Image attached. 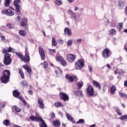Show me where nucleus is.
<instances>
[{"label":"nucleus","mask_w":127,"mask_h":127,"mask_svg":"<svg viewBox=\"0 0 127 127\" xmlns=\"http://www.w3.org/2000/svg\"><path fill=\"white\" fill-rule=\"evenodd\" d=\"M76 41L77 42H81V41H82V39L81 38H79V39L76 40Z\"/></svg>","instance_id":"56"},{"label":"nucleus","mask_w":127,"mask_h":127,"mask_svg":"<svg viewBox=\"0 0 127 127\" xmlns=\"http://www.w3.org/2000/svg\"><path fill=\"white\" fill-rule=\"evenodd\" d=\"M6 26H7V27H8V28H10V27H11V25L10 24H9V23H8V24H7Z\"/></svg>","instance_id":"54"},{"label":"nucleus","mask_w":127,"mask_h":127,"mask_svg":"<svg viewBox=\"0 0 127 127\" xmlns=\"http://www.w3.org/2000/svg\"><path fill=\"white\" fill-rule=\"evenodd\" d=\"M21 26H25L27 24V19L23 18L21 19Z\"/></svg>","instance_id":"17"},{"label":"nucleus","mask_w":127,"mask_h":127,"mask_svg":"<svg viewBox=\"0 0 127 127\" xmlns=\"http://www.w3.org/2000/svg\"><path fill=\"white\" fill-rule=\"evenodd\" d=\"M44 68H46L48 67V63L46 62H45L44 63Z\"/></svg>","instance_id":"47"},{"label":"nucleus","mask_w":127,"mask_h":127,"mask_svg":"<svg viewBox=\"0 0 127 127\" xmlns=\"http://www.w3.org/2000/svg\"><path fill=\"white\" fill-rule=\"evenodd\" d=\"M13 108H14V109H15V111H16L17 113H19L21 112V109H20V108H18L16 106H14V107H13Z\"/></svg>","instance_id":"33"},{"label":"nucleus","mask_w":127,"mask_h":127,"mask_svg":"<svg viewBox=\"0 0 127 127\" xmlns=\"http://www.w3.org/2000/svg\"><path fill=\"white\" fill-rule=\"evenodd\" d=\"M90 127H96V125L94 124L91 126H90Z\"/></svg>","instance_id":"64"},{"label":"nucleus","mask_w":127,"mask_h":127,"mask_svg":"<svg viewBox=\"0 0 127 127\" xmlns=\"http://www.w3.org/2000/svg\"><path fill=\"white\" fill-rule=\"evenodd\" d=\"M64 33H65V34H67V35H69V36L72 35V32L71 31V29L69 28H66L64 29Z\"/></svg>","instance_id":"18"},{"label":"nucleus","mask_w":127,"mask_h":127,"mask_svg":"<svg viewBox=\"0 0 127 127\" xmlns=\"http://www.w3.org/2000/svg\"><path fill=\"white\" fill-rule=\"evenodd\" d=\"M60 125H61L60 121H59L58 120H57V121H55L53 122L54 127H60Z\"/></svg>","instance_id":"21"},{"label":"nucleus","mask_w":127,"mask_h":127,"mask_svg":"<svg viewBox=\"0 0 127 127\" xmlns=\"http://www.w3.org/2000/svg\"><path fill=\"white\" fill-rule=\"evenodd\" d=\"M36 117L34 116H30V119L33 122H40V121H42V118L39 116L37 113H36Z\"/></svg>","instance_id":"7"},{"label":"nucleus","mask_w":127,"mask_h":127,"mask_svg":"<svg viewBox=\"0 0 127 127\" xmlns=\"http://www.w3.org/2000/svg\"><path fill=\"white\" fill-rule=\"evenodd\" d=\"M49 51L51 53H55V50L49 49Z\"/></svg>","instance_id":"48"},{"label":"nucleus","mask_w":127,"mask_h":127,"mask_svg":"<svg viewBox=\"0 0 127 127\" xmlns=\"http://www.w3.org/2000/svg\"><path fill=\"white\" fill-rule=\"evenodd\" d=\"M1 40L2 41H4V40H5V37H4V36H1Z\"/></svg>","instance_id":"50"},{"label":"nucleus","mask_w":127,"mask_h":127,"mask_svg":"<svg viewBox=\"0 0 127 127\" xmlns=\"http://www.w3.org/2000/svg\"><path fill=\"white\" fill-rule=\"evenodd\" d=\"M70 18L72 19V21L76 22L77 20V16H76V14L74 13L72 14H70Z\"/></svg>","instance_id":"20"},{"label":"nucleus","mask_w":127,"mask_h":127,"mask_svg":"<svg viewBox=\"0 0 127 127\" xmlns=\"http://www.w3.org/2000/svg\"><path fill=\"white\" fill-rule=\"evenodd\" d=\"M116 86L113 85L111 88V91L110 93L111 94H114V93L116 92Z\"/></svg>","instance_id":"27"},{"label":"nucleus","mask_w":127,"mask_h":127,"mask_svg":"<svg viewBox=\"0 0 127 127\" xmlns=\"http://www.w3.org/2000/svg\"><path fill=\"white\" fill-rule=\"evenodd\" d=\"M39 51L40 55H41L42 60H45V54L44 53V51L41 48L39 49Z\"/></svg>","instance_id":"13"},{"label":"nucleus","mask_w":127,"mask_h":127,"mask_svg":"<svg viewBox=\"0 0 127 127\" xmlns=\"http://www.w3.org/2000/svg\"><path fill=\"white\" fill-rule=\"evenodd\" d=\"M40 122L42 123V124L40 125V127H47V125H46V124H45V122H44L42 119V120H40Z\"/></svg>","instance_id":"28"},{"label":"nucleus","mask_w":127,"mask_h":127,"mask_svg":"<svg viewBox=\"0 0 127 127\" xmlns=\"http://www.w3.org/2000/svg\"><path fill=\"white\" fill-rule=\"evenodd\" d=\"M18 70L19 73L20 74L21 78H22V79H24V74H23V72H22V70H21L20 68H19Z\"/></svg>","instance_id":"31"},{"label":"nucleus","mask_w":127,"mask_h":127,"mask_svg":"<svg viewBox=\"0 0 127 127\" xmlns=\"http://www.w3.org/2000/svg\"><path fill=\"white\" fill-rule=\"evenodd\" d=\"M117 114L119 116H122V113H121L120 111L118 113H117Z\"/></svg>","instance_id":"62"},{"label":"nucleus","mask_w":127,"mask_h":127,"mask_svg":"<svg viewBox=\"0 0 127 127\" xmlns=\"http://www.w3.org/2000/svg\"><path fill=\"white\" fill-rule=\"evenodd\" d=\"M106 87H105V86H104L103 88L102 89V92H103V93H105L106 92Z\"/></svg>","instance_id":"55"},{"label":"nucleus","mask_w":127,"mask_h":127,"mask_svg":"<svg viewBox=\"0 0 127 127\" xmlns=\"http://www.w3.org/2000/svg\"><path fill=\"white\" fill-rule=\"evenodd\" d=\"M85 123V121L83 119H80L78 122H76V124H84Z\"/></svg>","instance_id":"42"},{"label":"nucleus","mask_w":127,"mask_h":127,"mask_svg":"<svg viewBox=\"0 0 127 127\" xmlns=\"http://www.w3.org/2000/svg\"><path fill=\"white\" fill-rule=\"evenodd\" d=\"M78 9H79V7L75 6L74 8L75 11H76V10H78Z\"/></svg>","instance_id":"61"},{"label":"nucleus","mask_w":127,"mask_h":127,"mask_svg":"<svg viewBox=\"0 0 127 127\" xmlns=\"http://www.w3.org/2000/svg\"><path fill=\"white\" fill-rule=\"evenodd\" d=\"M38 104L40 109H42V110L44 109L45 106L44 105L42 99L40 98L38 99Z\"/></svg>","instance_id":"12"},{"label":"nucleus","mask_w":127,"mask_h":127,"mask_svg":"<svg viewBox=\"0 0 127 127\" xmlns=\"http://www.w3.org/2000/svg\"><path fill=\"white\" fill-rule=\"evenodd\" d=\"M55 107H56V108H60V107H62V108H63V107H64V105H63L60 102H55Z\"/></svg>","instance_id":"19"},{"label":"nucleus","mask_w":127,"mask_h":127,"mask_svg":"<svg viewBox=\"0 0 127 127\" xmlns=\"http://www.w3.org/2000/svg\"><path fill=\"white\" fill-rule=\"evenodd\" d=\"M109 32L110 33V35H116V34L117 33V31L114 29L109 30Z\"/></svg>","instance_id":"25"},{"label":"nucleus","mask_w":127,"mask_h":127,"mask_svg":"<svg viewBox=\"0 0 127 127\" xmlns=\"http://www.w3.org/2000/svg\"><path fill=\"white\" fill-rule=\"evenodd\" d=\"M68 12H69V13H70V14H73V13H74V12H73L72 11V10H68Z\"/></svg>","instance_id":"52"},{"label":"nucleus","mask_w":127,"mask_h":127,"mask_svg":"<svg viewBox=\"0 0 127 127\" xmlns=\"http://www.w3.org/2000/svg\"><path fill=\"white\" fill-rule=\"evenodd\" d=\"M23 67L26 70V71H27L28 73L31 74V68H30L28 65H24Z\"/></svg>","instance_id":"22"},{"label":"nucleus","mask_w":127,"mask_h":127,"mask_svg":"<svg viewBox=\"0 0 127 127\" xmlns=\"http://www.w3.org/2000/svg\"><path fill=\"white\" fill-rule=\"evenodd\" d=\"M124 86L127 87V81H125L124 83Z\"/></svg>","instance_id":"60"},{"label":"nucleus","mask_w":127,"mask_h":127,"mask_svg":"<svg viewBox=\"0 0 127 127\" xmlns=\"http://www.w3.org/2000/svg\"><path fill=\"white\" fill-rule=\"evenodd\" d=\"M88 67H89V71L90 72H92V70H93V67H90V65H89Z\"/></svg>","instance_id":"49"},{"label":"nucleus","mask_w":127,"mask_h":127,"mask_svg":"<svg viewBox=\"0 0 127 127\" xmlns=\"http://www.w3.org/2000/svg\"><path fill=\"white\" fill-rule=\"evenodd\" d=\"M9 4H10V0H5V6H9Z\"/></svg>","instance_id":"35"},{"label":"nucleus","mask_w":127,"mask_h":127,"mask_svg":"<svg viewBox=\"0 0 127 127\" xmlns=\"http://www.w3.org/2000/svg\"><path fill=\"white\" fill-rule=\"evenodd\" d=\"M102 55L104 58H109L111 55V51H110L108 49H105L103 50Z\"/></svg>","instance_id":"10"},{"label":"nucleus","mask_w":127,"mask_h":127,"mask_svg":"<svg viewBox=\"0 0 127 127\" xmlns=\"http://www.w3.org/2000/svg\"><path fill=\"white\" fill-rule=\"evenodd\" d=\"M51 118H52V119L55 118V114L54 113H52V114H51Z\"/></svg>","instance_id":"53"},{"label":"nucleus","mask_w":127,"mask_h":127,"mask_svg":"<svg viewBox=\"0 0 127 127\" xmlns=\"http://www.w3.org/2000/svg\"><path fill=\"white\" fill-rule=\"evenodd\" d=\"M19 35H20L21 36H26V32L22 30H20L19 31Z\"/></svg>","instance_id":"23"},{"label":"nucleus","mask_w":127,"mask_h":127,"mask_svg":"<svg viewBox=\"0 0 127 127\" xmlns=\"http://www.w3.org/2000/svg\"><path fill=\"white\" fill-rule=\"evenodd\" d=\"M61 62V64H62V65H63V66H65L67 65V62H66V61H65V60L64 59Z\"/></svg>","instance_id":"41"},{"label":"nucleus","mask_w":127,"mask_h":127,"mask_svg":"<svg viewBox=\"0 0 127 127\" xmlns=\"http://www.w3.org/2000/svg\"><path fill=\"white\" fill-rule=\"evenodd\" d=\"M7 52H12V49L11 47H9L7 50H3V53H7Z\"/></svg>","instance_id":"29"},{"label":"nucleus","mask_w":127,"mask_h":127,"mask_svg":"<svg viewBox=\"0 0 127 127\" xmlns=\"http://www.w3.org/2000/svg\"><path fill=\"white\" fill-rule=\"evenodd\" d=\"M59 43L60 44H63V40H59Z\"/></svg>","instance_id":"51"},{"label":"nucleus","mask_w":127,"mask_h":127,"mask_svg":"<svg viewBox=\"0 0 127 127\" xmlns=\"http://www.w3.org/2000/svg\"><path fill=\"white\" fill-rule=\"evenodd\" d=\"M77 86L78 87L79 89H81V88H82V87H83V82L79 81L77 83Z\"/></svg>","instance_id":"37"},{"label":"nucleus","mask_w":127,"mask_h":127,"mask_svg":"<svg viewBox=\"0 0 127 127\" xmlns=\"http://www.w3.org/2000/svg\"><path fill=\"white\" fill-rule=\"evenodd\" d=\"M66 117L67 119V120H69V121H71L72 122V123H74V119L71 117V115L68 113H66Z\"/></svg>","instance_id":"24"},{"label":"nucleus","mask_w":127,"mask_h":127,"mask_svg":"<svg viewBox=\"0 0 127 127\" xmlns=\"http://www.w3.org/2000/svg\"><path fill=\"white\" fill-rule=\"evenodd\" d=\"M119 120H121V121H124V120H127L126 115H124L122 117L119 118Z\"/></svg>","instance_id":"43"},{"label":"nucleus","mask_w":127,"mask_h":127,"mask_svg":"<svg viewBox=\"0 0 127 127\" xmlns=\"http://www.w3.org/2000/svg\"><path fill=\"white\" fill-rule=\"evenodd\" d=\"M119 74H123L124 73V71H123V69H121L119 72Z\"/></svg>","instance_id":"57"},{"label":"nucleus","mask_w":127,"mask_h":127,"mask_svg":"<svg viewBox=\"0 0 127 127\" xmlns=\"http://www.w3.org/2000/svg\"><path fill=\"white\" fill-rule=\"evenodd\" d=\"M12 10H14V9L12 8V7H11L8 9H4L3 10L2 13H3V14H6V15H8V16H12V15H14V12Z\"/></svg>","instance_id":"4"},{"label":"nucleus","mask_w":127,"mask_h":127,"mask_svg":"<svg viewBox=\"0 0 127 127\" xmlns=\"http://www.w3.org/2000/svg\"><path fill=\"white\" fill-rule=\"evenodd\" d=\"M92 83L94 86H95L96 88H98L99 90H101V84H100V83L94 80H92Z\"/></svg>","instance_id":"16"},{"label":"nucleus","mask_w":127,"mask_h":127,"mask_svg":"<svg viewBox=\"0 0 127 127\" xmlns=\"http://www.w3.org/2000/svg\"><path fill=\"white\" fill-rule=\"evenodd\" d=\"M13 95L15 98H17L19 100H21L22 99V97L19 96V92L17 91V90H15L13 92Z\"/></svg>","instance_id":"15"},{"label":"nucleus","mask_w":127,"mask_h":127,"mask_svg":"<svg viewBox=\"0 0 127 127\" xmlns=\"http://www.w3.org/2000/svg\"><path fill=\"white\" fill-rule=\"evenodd\" d=\"M55 2L57 4V5H61L63 2L62 1V0H56Z\"/></svg>","instance_id":"34"},{"label":"nucleus","mask_w":127,"mask_h":127,"mask_svg":"<svg viewBox=\"0 0 127 127\" xmlns=\"http://www.w3.org/2000/svg\"><path fill=\"white\" fill-rule=\"evenodd\" d=\"M10 54H5L4 57L3 63L4 65L8 66V65H10L11 62H12V59L10 58Z\"/></svg>","instance_id":"3"},{"label":"nucleus","mask_w":127,"mask_h":127,"mask_svg":"<svg viewBox=\"0 0 127 127\" xmlns=\"http://www.w3.org/2000/svg\"><path fill=\"white\" fill-rule=\"evenodd\" d=\"M125 13L127 15V7H126L125 8Z\"/></svg>","instance_id":"63"},{"label":"nucleus","mask_w":127,"mask_h":127,"mask_svg":"<svg viewBox=\"0 0 127 127\" xmlns=\"http://www.w3.org/2000/svg\"><path fill=\"white\" fill-rule=\"evenodd\" d=\"M60 96L61 99L64 100V101H69V97L68 96V95H67V94L64 93L60 92Z\"/></svg>","instance_id":"11"},{"label":"nucleus","mask_w":127,"mask_h":127,"mask_svg":"<svg viewBox=\"0 0 127 127\" xmlns=\"http://www.w3.org/2000/svg\"><path fill=\"white\" fill-rule=\"evenodd\" d=\"M63 60L64 59L62 57L58 56L56 57V60L59 62H62Z\"/></svg>","instance_id":"32"},{"label":"nucleus","mask_w":127,"mask_h":127,"mask_svg":"<svg viewBox=\"0 0 127 127\" xmlns=\"http://www.w3.org/2000/svg\"><path fill=\"white\" fill-rule=\"evenodd\" d=\"M20 9H16V14H17L18 15H19L20 14V10H19Z\"/></svg>","instance_id":"44"},{"label":"nucleus","mask_w":127,"mask_h":127,"mask_svg":"<svg viewBox=\"0 0 127 127\" xmlns=\"http://www.w3.org/2000/svg\"><path fill=\"white\" fill-rule=\"evenodd\" d=\"M21 100H22V101L24 103V104H26V101H25V100L24 99L22 98Z\"/></svg>","instance_id":"58"},{"label":"nucleus","mask_w":127,"mask_h":127,"mask_svg":"<svg viewBox=\"0 0 127 127\" xmlns=\"http://www.w3.org/2000/svg\"><path fill=\"white\" fill-rule=\"evenodd\" d=\"M119 30H121V29H122V28H123V23H120L119 24Z\"/></svg>","instance_id":"46"},{"label":"nucleus","mask_w":127,"mask_h":127,"mask_svg":"<svg viewBox=\"0 0 127 127\" xmlns=\"http://www.w3.org/2000/svg\"><path fill=\"white\" fill-rule=\"evenodd\" d=\"M65 78L67 80H68L69 82H74V81H78V78H77V76H70L69 74L65 75Z\"/></svg>","instance_id":"8"},{"label":"nucleus","mask_w":127,"mask_h":127,"mask_svg":"<svg viewBox=\"0 0 127 127\" xmlns=\"http://www.w3.org/2000/svg\"><path fill=\"white\" fill-rule=\"evenodd\" d=\"M75 93L77 95V96H80V97H82V96H83V92L81 90L77 91Z\"/></svg>","instance_id":"36"},{"label":"nucleus","mask_w":127,"mask_h":127,"mask_svg":"<svg viewBox=\"0 0 127 127\" xmlns=\"http://www.w3.org/2000/svg\"><path fill=\"white\" fill-rule=\"evenodd\" d=\"M25 56L20 53H16V55L17 56L18 58H19L21 61L22 62H25V63H27L30 60L29 58V53H28V49L26 48L25 51Z\"/></svg>","instance_id":"1"},{"label":"nucleus","mask_w":127,"mask_h":127,"mask_svg":"<svg viewBox=\"0 0 127 127\" xmlns=\"http://www.w3.org/2000/svg\"><path fill=\"white\" fill-rule=\"evenodd\" d=\"M72 44H73V40H69L68 41H67V46H71Z\"/></svg>","instance_id":"40"},{"label":"nucleus","mask_w":127,"mask_h":127,"mask_svg":"<svg viewBox=\"0 0 127 127\" xmlns=\"http://www.w3.org/2000/svg\"><path fill=\"white\" fill-rule=\"evenodd\" d=\"M3 124L6 127H8V126H9V125H10V122H9V121L8 120H5V121H4L3 122Z\"/></svg>","instance_id":"26"},{"label":"nucleus","mask_w":127,"mask_h":127,"mask_svg":"<svg viewBox=\"0 0 127 127\" xmlns=\"http://www.w3.org/2000/svg\"><path fill=\"white\" fill-rule=\"evenodd\" d=\"M106 66L108 68V69H111V65H110V64H107L106 65Z\"/></svg>","instance_id":"59"},{"label":"nucleus","mask_w":127,"mask_h":127,"mask_svg":"<svg viewBox=\"0 0 127 127\" xmlns=\"http://www.w3.org/2000/svg\"><path fill=\"white\" fill-rule=\"evenodd\" d=\"M84 62L82 60H79L75 63V66L77 70H79L84 66Z\"/></svg>","instance_id":"5"},{"label":"nucleus","mask_w":127,"mask_h":127,"mask_svg":"<svg viewBox=\"0 0 127 127\" xmlns=\"http://www.w3.org/2000/svg\"><path fill=\"white\" fill-rule=\"evenodd\" d=\"M20 0H14V5L16 7V9H20Z\"/></svg>","instance_id":"14"},{"label":"nucleus","mask_w":127,"mask_h":127,"mask_svg":"<svg viewBox=\"0 0 127 127\" xmlns=\"http://www.w3.org/2000/svg\"><path fill=\"white\" fill-rule=\"evenodd\" d=\"M87 92L88 95H89L90 97L93 96L94 94V87H93L92 85H89L87 88Z\"/></svg>","instance_id":"9"},{"label":"nucleus","mask_w":127,"mask_h":127,"mask_svg":"<svg viewBox=\"0 0 127 127\" xmlns=\"http://www.w3.org/2000/svg\"><path fill=\"white\" fill-rule=\"evenodd\" d=\"M21 84L23 87H27V86H28L27 82H26V81L25 80H23L22 81Z\"/></svg>","instance_id":"39"},{"label":"nucleus","mask_w":127,"mask_h":127,"mask_svg":"<svg viewBox=\"0 0 127 127\" xmlns=\"http://www.w3.org/2000/svg\"><path fill=\"white\" fill-rule=\"evenodd\" d=\"M52 44L53 46H56L57 45V42L55 40V38L52 37Z\"/></svg>","instance_id":"30"},{"label":"nucleus","mask_w":127,"mask_h":127,"mask_svg":"<svg viewBox=\"0 0 127 127\" xmlns=\"http://www.w3.org/2000/svg\"><path fill=\"white\" fill-rule=\"evenodd\" d=\"M9 77H10V72L9 70H5L3 71V76L1 77V81L4 84H6L9 81Z\"/></svg>","instance_id":"2"},{"label":"nucleus","mask_w":127,"mask_h":127,"mask_svg":"<svg viewBox=\"0 0 127 127\" xmlns=\"http://www.w3.org/2000/svg\"><path fill=\"white\" fill-rule=\"evenodd\" d=\"M119 95L121 96V97H126V96H127V94L122 92H119Z\"/></svg>","instance_id":"45"},{"label":"nucleus","mask_w":127,"mask_h":127,"mask_svg":"<svg viewBox=\"0 0 127 127\" xmlns=\"http://www.w3.org/2000/svg\"><path fill=\"white\" fill-rule=\"evenodd\" d=\"M76 57L73 54H68L66 56V60L69 63L74 62Z\"/></svg>","instance_id":"6"},{"label":"nucleus","mask_w":127,"mask_h":127,"mask_svg":"<svg viewBox=\"0 0 127 127\" xmlns=\"http://www.w3.org/2000/svg\"><path fill=\"white\" fill-rule=\"evenodd\" d=\"M119 6L120 8H123V7L125 6V3L123 2L120 1L119 2Z\"/></svg>","instance_id":"38"}]
</instances>
